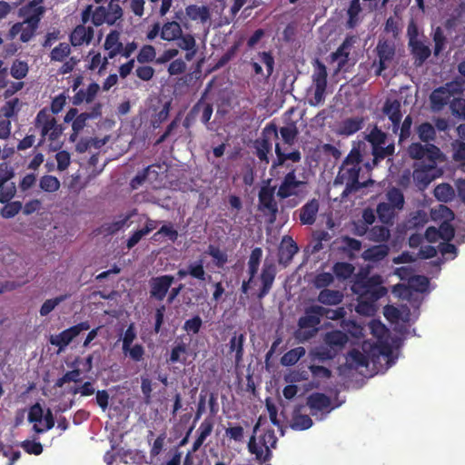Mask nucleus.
I'll use <instances>...</instances> for the list:
<instances>
[{"mask_svg":"<svg viewBox=\"0 0 465 465\" xmlns=\"http://www.w3.org/2000/svg\"><path fill=\"white\" fill-rule=\"evenodd\" d=\"M343 294L340 291L323 289L318 295V302L325 305H337L341 302Z\"/></svg>","mask_w":465,"mask_h":465,"instance_id":"obj_36","label":"nucleus"},{"mask_svg":"<svg viewBox=\"0 0 465 465\" xmlns=\"http://www.w3.org/2000/svg\"><path fill=\"white\" fill-rule=\"evenodd\" d=\"M337 250L339 253H341L343 258L349 261L355 260L357 258V253L361 250L362 247L361 241L347 235L340 237L337 240Z\"/></svg>","mask_w":465,"mask_h":465,"instance_id":"obj_17","label":"nucleus"},{"mask_svg":"<svg viewBox=\"0 0 465 465\" xmlns=\"http://www.w3.org/2000/svg\"><path fill=\"white\" fill-rule=\"evenodd\" d=\"M298 251V245L293 239L289 235L283 236L278 250L279 263L286 267L292 261L293 256Z\"/></svg>","mask_w":465,"mask_h":465,"instance_id":"obj_18","label":"nucleus"},{"mask_svg":"<svg viewBox=\"0 0 465 465\" xmlns=\"http://www.w3.org/2000/svg\"><path fill=\"white\" fill-rule=\"evenodd\" d=\"M370 356L371 355H366L357 349H352L348 354V361L355 368L368 367Z\"/></svg>","mask_w":465,"mask_h":465,"instance_id":"obj_45","label":"nucleus"},{"mask_svg":"<svg viewBox=\"0 0 465 465\" xmlns=\"http://www.w3.org/2000/svg\"><path fill=\"white\" fill-rule=\"evenodd\" d=\"M71 54V47L67 43H60L50 54L51 61L63 62Z\"/></svg>","mask_w":465,"mask_h":465,"instance_id":"obj_51","label":"nucleus"},{"mask_svg":"<svg viewBox=\"0 0 465 465\" xmlns=\"http://www.w3.org/2000/svg\"><path fill=\"white\" fill-rule=\"evenodd\" d=\"M331 401L330 397L322 392H313L307 397V406L311 413L315 415L317 411H330Z\"/></svg>","mask_w":465,"mask_h":465,"instance_id":"obj_24","label":"nucleus"},{"mask_svg":"<svg viewBox=\"0 0 465 465\" xmlns=\"http://www.w3.org/2000/svg\"><path fill=\"white\" fill-rule=\"evenodd\" d=\"M35 14H23L26 18L23 23H17L11 28V34L16 35L20 34V40L26 43L35 35V31L43 15V9L38 8Z\"/></svg>","mask_w":465,"mask_h":465,"instance_id":"obj_9","label":"nucleus"},{"mask_svg":"<svg viewBox=\"0 0 465 465\" xmlns=\"http://www.w3.org/2000/svg\"><path fill=\"white\" fill-rule=\"evenodd\" d=\"M176 276L179 280L191 276L200 282H204L207 278H212L211 275L206 273L202 260L190 262L186 268L179 269L176 272Z\"/></svg>","mask_w":465,"mask_h":465,"instance_id":"obj_22","label":"nucleus"},{"mask_svg":"<svg viewBox=\"0 0 465 465\" xmlns=\"http://www.w3.org/2000/svg\"><path fill=\"white\" fill-rule=\"evenodd\" d=\"M94 28L86 27L84 25H78L70 35V42L73 46H80L84 44H90L94 38Z\"/></svg>","mask_w":465,"mask_h":465,"instance_id":"obj_25","label":"nucleus"},{"mask_svg":"<svg viewBox=\"0 0 465 465\" xmlns=\"http://www.w3.org/2000/svg\"><path fill=\"white\" fill-rule=\"evenodd\" d=\"M71 294L65 293L46 300L41 306L39 313L41 316H47L58 304L70 298Z\"/></svg>","mask_w":465,"mask_h":465,"instance_id":"obj_46","label":"nucleus"},{"mask_svg":"<svg viewBox=\"0 0 465 465\" xmlns=\"http://www.w3.org/2000/svg\"><path fill=\"white\" fill-rule=\"evenodd\" d=\"M100 86L96 83H91L87 90L84 91L83 89L78 90V92L73 96L72 103L74 105H79L83 102L91 103L96 96Z\"/></svg>","mask_w":465,"mask_h":465,"instance_id":"obj_32","label":"nucleus"},{"mask_svg":"<svg viewBox=\"0 0 465 465\" xmlns=\"http://www.w3.org/2000/svg\"><path fill=\"white\" fill-rule=\"evenodd\" d=\"M276 186L263 185L258 193V211L267 217L269 223L277 220L279 213L278 203L275 199Z\"/></svg>","mask_w":465,"mask_h":465,"instance_id":"obj_7","label":"nucleus"},{"mask_svg":"<svg viewBox=\"0 0 465 465\" xmlns=\"http://www.w3.org/2000/svg\"><path fill=\"white\" fill-rule=\"evenodd\" d=\"M417 134L419 138L427 143H430V142L434 141L436 138L435 128L428 122L422 123L417 127Z\"/></svg>","mask_w":465,"mask_h":465,"instance_id":"obj_43","label":"nucleus"},{"mask_svg":"<svg viewBox=\"0 0 465 465\" xmlns=\"http://www.w3.org/2000/svg\"><path fill=\"white\" fill-rule=\"evenodd\" d=\"M182 28L179 23L173 21L165 23L161 30V38L171 42L177 40L182 36Z\"/></svg>","mask_w":465,"mask_h":465,"instance_id":"obj_35","label":"nucleus"},{"mask_svg":"<svg viewBox=\"0 0 465 465\" xmlns=\"http://www.w3.org/2000/svg\"><path fill=\"white\" fill-rule=\"evenodd\" d=\"M173 282L174 277L171 274L152 277L149 281L150 297L158 302L163 301Z\"/></svg>","mask_w":465,"mask_h":465,"instance_id":"obj_14","label":"nucleus"},{"mask_svg":"<svg viewBox=\"0 0 465 465\" xmlns=\"http://www.w3.org/2000/svg\"><path fill=\"white\" fill-rule=\"evenodd\" d=\"M401 104L397 99H387L382 107V113L388 116L392 124V132L397 134L402 119Z\"/></svg>","mask_w":465,"mask_h":465,"instance_id":"obj_20","label":"nucleus"},{"mask_svg":"<svg viewBox=\"0 0 465 465\" xmlns=\"http://www.w3.org/2000/svg\"><path fill=\"white\" fill-rule=\"evenodd\" d=\"M319 211V202L316 199H312L307 202L301 209L299 213L300 223L303 225H312L316 221V216Z\"/></svg>","mask_w":465,"mask_h":465,"instance_id":"obj_26","label":"nucleus"},{"mask_svg":"<svg viewBox=\"0 0 465 465\" xmlns=\"http://www.w3.org/2000/svg\"><path fill=\"white\" fill-rule=\"evenodd\" d=\"M279 133L284 143L288 145H293L299 134L298 128L293 122L281 127Z\"/></svg>","mask_w":465,"mask_h":465,"instance_id":"obj_41","label":"nucleus"},{"mask_svg":"<svg viewBox=\"0 0 465 465\" xmlns=\"http://www.w3.org/2000/svg\"><path fill=\"white\" fill-rule=\"evenodd\" d=\"M28 69L29 68L26 62L15 60L11 65L10 74L14 78L21 80L26 76Z\"/></svg>","mask_w":465,"mask_h":465,"instance_id":"obj_56","label":"nucleus"},{"mask_svg":"<svg viewBox=\"0 0 465 465\" xmlns=\"http://www.w3.org/2000/svg\"><path fill=\"white\" fill-rule=\"evenodd\" d=\"M364 124V118L361 116L351 117L344 119L339 128L340 134L351 135L361 130Z\"/></svg>","mask_w":465,"mask_h":465,"instance_id":"obj_31","label":"nucleus"},{"mask_svg":"<svg viewBox=\"0 0 465 465\" xmlns=\"http://www.w3.org/2000/svg\"><path fill=\"white\" fill-rule=\"evenodd\" d=\"M386 199H387V202H385L386 203L391 204V206H393L394 208H396L400 211L403 209L404 203H405L404 196H403L402 192L399 188H396V187L391 188L386 193Z\"/></svg>","mask_w":465,"mask_h":465,"instance_id":"obj_42","label":"nucleus"},{"mask_svg":"<svg viewBox=\"0 0 465 465\" xmlns=\"http://www.w3.org/2000/svg\"><path fill=\"white\" fill-rule=\"evenodd\" d=\"M409 155L412 159L420 160V162L431 163L436 164V162L440 158L441 153L439 147L432 143L422 145L420 143H412L408 148Z\"/></svg>","mask_w":465,"mask_h":465,"instance_id":"obj_12","label":"nucleus"},{"mask_svg":"<svg viewBox=\"0 0 465 465\" xmlns=\"http://www.w3.org/2000/svg\"><path fill=\"white\" fill-rule=\"evenodd\" d=\"M107 12V25H113L115 22L122 18L123 16V9L119 4H112L108 5L106 8Z\"/></svg>","mask_w":465,"mask_h":465,"instance_id":"obj_62","label":"nucleus"},{"mask_svg":"<svg viewBox=\"0 0 465 465\" xmlns=\"http://www.w3.org/2000/svg\"><path fill=\"white\" fill-rule=\"evenodd\" d=\"M90 323L87 321L81 322L63 331L59 334L50 337V343L59 348V351L64 350L70 342L77 337L80 332L88 331L90 329Z\"/></svg>","mask_w":465,"mask_h":465,"instance_id":"obj_13","label":"nucleus"},{"mask_svg":"<svg viewBox=\"0 0 465 465\" xmlns=\"http://www.w3.org/2000/svg\"><path fill=\"white\" fill-rule=\"evenodd\" d=\"M392 354V349L390 344L386 342H380L371 346V357L372 362H375V358L379 356H384L386 358H390Z\"/></svg>","mask_w":465,"mask_h":465,"instance_id":"obj_53","label":"nucleus"},{"mask_svg":"<svg viewBox=\"0 0 465 465\" xmlns=\"http://www.w3.org/2000/svg\"><path fill=\"white\" fill-rule=\"evenodd\" d=\"M437 172V163L431 164V163H425L424 161L416 163V167L413 172V178L417 182L428 184L436 177Z\"/></svg>","mask_w":465,"mask_h":465,"instance_id":"obj_23","label":"nucleus"},{"mask_svg":"<svg viewBox=\"0 0 465 465\" xmlns=\"http://www.w3.org/2000/svg\"><path fill=\"white\" fill-rule=\"evenodd\" d=\"M322 313L323 307L321 305H312L305 309L304 315L298 321V329L294 331L298 341H308L317 334Z\"/></svg>","mask_w":465,"mask_h":465,"instance_id":"obj_4","label":"nucleus"},{"mask_svg":"<svg viewBox=\"0 0 465 465\" xmlns=\"http://www.w3.org/2000/svg\"><path fill=\"white\" fill-rule=\"evenodd\" d=\"M40 188L47 193H54L60 188V181L53 175H44L39 182Z\"/></svg>","mask_w":465,"mask_h":465,"instance_id":"obj_52","label":"nucleus"},{"mask_svg":"<svg viewBox=\"0 0 465 465\" xmlns=\"http://www.w3.org/2000/svg\"><path fill=\"white\" fill-rule=\"evenodd\" d=\"M23 204L21 202H7L5 203V206L1 209L0 214L3 218L10 219L15 217L22 210Z\"/></svg>","mask_w":465,"mask_h":465,"instance_id":"obj_54","label":"nucleus"},{"mask_svg":"<svg viewBox=\"0 0 465 465\" xmlns=\"http://www.w3.org/2000/svg\"><path fill=\"white\" fill-rule=\"evenodd\" d=\"M203 326V320L199 315H194L184 322L183 329L189 335L197 334Z\"/></svg>","mask_w":465,"mask_h":465,"instance_id":"obj_58","label":"nucleus"},{"mask_svg":"<svg viewBox=\"0 0 465 465\" xmlns=\"http://www.w3.org/2000/svg\"><path fill=\"white\" fill-rule=\"evenodd\" d=\"M207 253L214 260V264L218 268H223L228 262V255L225 252L220 250L219 247L210 244Z\"/></svg>","mask_w":465,"mask_h":465,"instance_id":"obj_48","label":"nucleus"},{"mask_svg":"<svg viewBox=\"0 0 465 465\" xmlns=\"http://www.w3.org/2000/svg\"><path fill=\"white\" fill-rule=\"evenodd\" d=\"M312 420L309 415L294 413L291 421V428L295 430H304L312 426Z\"/></svg>","mask_w":465,"mask_h":465,"instance_id":"obj_44","label":"nucleus"},{"mask_svg":"<svg viewBox=\"0 0 465 465\" xmlns=\"http://www.w3.org/2000/svg\"><path fill=\"white\" fill-rule=\"evenodd\" d=\"M355 43L354 36H346L341 45L337 48V50L331 54V59L332 62H338V65L340 68L343 67L349 59L350 50L353 44Z\"/></svg>","mask_w":465,"mask_h":465,"instance_id":"obj_27","label":"nucleus"},{"mask_svg":"<svg viewBox=\"0 0 465 465\" xmlns=\"http://www.w3.org/2000/svg\"><path fill=\"white\" fill-rule=\"evenodd\" d=\"M275 154L276 158L272 161L270 167V174L277 179L279 178L280 167H285L288 170L281 180L276 195L280 200H287V207L294 208L304 198L308 183L298 179L296 169L292 165L286 163V162L299 163L302 159V153L299 150L286 153L282 149L280 143H276Z\"/></svg>","mask_w":465,"mask_h":465,"instance_id":"obj_1","label":"nucleus"},{"mask_svg":"<svg viewBox=\"0 0 465 465\" xmlns=\"http://www.w3.org/2000/svg\"><path fill=\"white\" fill-rule=\"evenodd\" d=\"M155 54L154 47L153 45H146L140 49L136 58L140 64H144L153 61Z\"/></svg>","mask_w":465,"mask_h":465,"instance_id":"obj_63","label":"nucleus"},{"mask_svg":"<svg viewBox=\"0 0 465 465\" xmlns=\"http://www.w3.org/2000/svg\"><path fill=\"white\" fill-rule=\"evenodd\" d=\"M35 127L40 131L41 139L38 146L42 145L45 140L51 143L56 142L63 134V127L57 124V121L47 108L41 109L35 119Z\"/></svg>","mask_w":465,"mask_h":465,"instance_id":"obj_5","label":"nucleus"},{"mask_svg":"<svg viewBox=\"0 0 465 465\" xmlns=\"http://www.w3.org/2000/svg\"><path fill=\"white\" fill-rule=\"evenodd\" d=\"M391 237V232L385 225L373 226L369 231L367 238L375 242H387Z\"/></svg>","mask_w":465,"mask_h":465,"instance_id":"obj_39","label":"nucleus"},{"mask_svg":"<svg viewBox=\"0 0 465 465\" xmlns=\"http://www.w3.org/2000/svg\"><path fill=\"white\" fill-rule=\"evenodd\" d=\"M409 47L414 59L413 64L416 67L421 66L431 54V50L429 45H425L415 36L410 38Z\"/></svg>","mask_w":465,"mask_h":465,"instance_id":"obj_19","label":"nucleus"},{"mask_svg":"<svg viewBox=\"0 0 465 465\" xmlns=\"http://www.w3.org/2000/svg\"><path fill=\"white\" fill-rule=\"evenodd\" d=\"M270 134L273 135L275 139H278V129L273 123L268 124L262 131V137L254 142L256 156L261 162L266 164L270 162L268 154L272 151V143L269 137Z\"/></svg>","mask_w":465,"mask_h":465,"instance_id":"obj_11","label":"nucleus"},{"mask_svg":"<svg viewBox=\"0 0 465 465\" xmlns=\"http://www.w3.org/2000/svg\"><path fill=\"white\" fill-rule=\"evenodd\" d=\"M171 109V103L166 102L163 105L162 109L153 116L152 124L153 128H158L160 125L167 120Z\"/></svg>","mask_w":465,"mask_h":465,"instance_id":"obj_64","label":"nucleus"},{"mask_svg":"<svg viewBox=\"0 0 465 465\" xmlns=\"http://www.w3.org/2000/svg\"><path fill=\"white\" fill-rule=\"evenodd\" d=\"M387 135L384 132L375 126L366 136L367 141L371 144L372 149L378 145L385 143Z\"/></svg>","mask_w":465,"mask_h":465,"instance_id":"obj_60","label":"nucleus"},{"mask_svg":"<svg viewBox=\"0 0 465 465\" xmlns=\"http://www.w3.org/2000/svg\"><path fill=\"white\" fill-rule=\"evenodd\" d=\"M459 93H461V89L456 82H449L434 89L430 95L431 109L435 112L441 111L451 102L450 98Z\"/></svg>","mask_w":465,"mask_h":465,"instance_id":"obj_8","label":"nucleus"},{"mask_svg":"<svg viewBox=\"0 0 465 465\" xmlns=\"http://www.w3.org/2000/svg\"><path fill=\"white\" fill-rule=\"evenodd\" d=\"M389 251L390 249L386 244H379L366 249L361 257L365 261L377 262L382 261L388 255Z\"/></svg>","mask_w":465,"mask_h":465,"instance_id":"obj_33","label":"nucleus"},{"mask_svg":"<svg viewBox=\"0 0 465 465\" xmlns=\"http://www.w3.org/2000/svg\"><path fill=\"white\" fill-rule=\"evenodd\" d=\"M348 340L347 334L340 330L327 331L323 338L325 345L336 351H341L348 342Z\"/></svg>","mask_w":465,"mask_h":465,"instance_id":"obj_28","label":"nucleus"},{"mask_svg":"<svg viewBox=\"0 0 465 465\" xmlns=\"http://www.w3.org/2000/svg\"><path fill=\"white\" fill-rule=\"evenodd\" d=\"M213 429V423L210 419H205L201 423L197 430L198 436L193 443V451H197L202 447L206 438L211 435Z\"/></svg>","mask_w":465,"mask_h":465,"instance_id":"obj_34","label":"nucleus"},{"mask_svg":"<svg viewBox=\"0 0 465 465\" xmlns=\"http://www.w3.org/2000/svg\"><path fill=\"white\" fill-rule=\"evenodd\" d=\"M333 273L337 278L346 280L349 279L354 272V266L346 262H338L333 265Z\"/></svg>","mask_w":465,"mask_h":465,"instance_id":"obj_47","label":"nucleus"},{"mask_svg":"<svg viewBox=\"0 0 465 465\" xmlns=\"http://www.w3.org/2000/svg\"><path fill=\"white\" fill-rule=\"evenodd\" d=\"M455 194L453 188L448 183H440L434 189L435 197L444 203L450 201Z\"/></svg>","mask_w":465,"mask_h":465,"instance_id":"obj_49","label":"nucleus"},{"mask_svg":"<svg viewBox=\"0 0 465 465\" xmlns=\"http://www.w3.org/2000/svg\"><path fill=\"white\" fill-rule=\"evenodd\" d=\"M188 349V344L185 342L176 341L171 350L170 357L167 361L172 364L177 362L185 363Z\"/></svg>","mask_w":465,"mask_h":465,"instance_id":"obj_37","label":"nucleus"},{"mask_svg":"<svg viewBox=\"0 0 465 465\" xmlns=\"http://www.w3.org/2000/svg\"><path fill=\"white\" fill-rule=\"evenodd\" d=\"M16 193V186L14 182L5 183L0 186V203H5L11 201Z\"/></svg>","mask_w":465,"mask_h":465,"instance_id":"obj_59","label":"nucleus"},{"mask_svg":"<svg viewBox=\"0 0 465 465\" xmlns=\"http://www.w3.org/2000/svg\"><path fill=\"white\" fill-rule=\"evenodd\" d=\"M225 436L235 442L241 443L244 440V430L241 425L232 426L229 424V427L225 429Z\"/></svg>","mask_w":465,"mask_h":465,"instance_id":"obj_61","label":"nucleus"},{"mask_svg":"<svg viewBox=\"0 0 465 465\" xmlns=\"http://www.w3.org/2000/svg\"><path fill=\"white\" fill-rule=\"evenodd\" d=\"M451 114L461 120H465V98L453 97L450 103Z\"/></svg>","mask_w":465,"mask_h":465,"instance_id":"obj_57","label":"nucleus"},{"mask_svg":"<svg viewBox=\"0 0 465 465\" xmlns=\"http://www.w3.org/2000/svg\"><path fill=\"white\" fill-rule=\"evenodd\" d=\"M305 352V349L301 346L292 349L282 355L281 363L283 366H292L296 364L302 357L304 356Z\"/></svg>","mask_w":465,"mask_h":465,"instance_id":"obj_40","label":"nucleus"},{"mask_svg":"<svg viewBox=\"0 0 465 465\" xmlns=\"http://www.w3.org/2000/svg\"><path fill=\"white\" fill-rule=\"evenodd\" d=\"M245 341L244 333L234 332L229 341V352H234V360L236 365H239L243 359V344Z\"/></svg>","mask_w":465,"mask_h":465,"instance_id":"obj_29","label":"nucleus"},{"mask_svg":"<svg viewBox=\"0 0 465 465\" xmlns=\"http://www.w3.org/2000/svg\"><path fill=\"white\" fill-rule=\"evenodd\" d=\"M119 37L120 34L115 30L107 35L104 46V49L108 51V56L104 58L102 66L99 68V72L106 68L108 59H113L122 52L123 44L119 41Z\"/></svg>","mask_w":465,"mask_h":465,"instance_id":"obj_21","label":"nucleus"},{"mask_svg":"<svg viewBox=\"0 0 465 465\" xmlns=\"http://www.w3.org/2000/svg\"><path fill=\"white\" fill-rule=\"evenodd\" d=\"M381 283V277L378 274L356 282L353 291L360 296L359 312H366L373 302L386 295L387 289Z\"/></svg>","mask_w":465,"mask_h":465,"instance_id":"obj_3","label":"nucleus"},{"mask_svg":"<svg viewBox=\"0 0 465 465\" xmlns=\"http://www.w3.org/2000/svg\"><path fill=\"white\" fill-rule=\"evenodd\" d=\"M123 352L125 356H128L132 361L135 362L142 361L145 354V350L142 344L136 343L134 345L128 346V349L122 348Z\"/></svg>","mask_w":465,"mask_h":465,"instance_id":"obj_50","label":"nucleus"},{"mask_svg":"<svg viewBox=\"0 0 465 465\" xmlns=\"http://www.w3.org/2000/svg\"><path fill=\"white\" fill-rule=\"evenodd\" d=\"M277 273L276 265L272 262L265 261L260 274L262 287L257 293L259 300L263 299L272 290Z\"/></svg>","mask_w":465,"mask_h":465,"instance_id":"obj_15","label":"nucleus"},{"mask_svg":"<svg viewBox=\"0 0 465 465\" xmlns=\"http://www.w3.org/2000/svg\"><path fill=\"white\" fill-rule=\"evenodd\" d=\"M134 214V213L131 212L125 215L120 216L116 221L103 224V231L110 235L116 233L127 224L128 221L133 217Z\"/></svg>","mask_w":465,"mask_h":465,"instance_id":"obj_38","label":"nucleus"},{"mask_svg":"<svg viewBox=\"0 0 465 465\" xmlns=\"http://www.w3.org/2000/svg\"><path fill=\"white\" fill-rule=\"evenodd\" d=\"M362 156L358 149L353 148L345 157L341 165L334 183H345L343 196H347L360 189L366 187V183L359 182L360 172L361 170Z\"/></svg>","mask_w":465,"mask_h":465,"instance_id":"obj_2","label":"nucleus"},{"mask_svg":"<svg viewBox=\"0 0 465 465\" xmlns=\"http://www.w3.org/2000/svg\"><path fill=\"white\" fill-rule=\"evenodd\" d=\"M316 67L312 74V84L314 88L313 97L309 100L312 106H318L323 104L325 100V92L327 87V69L326 66L316 60Z\"/></svg>","mask_w":465,"mask_h":465,"instance_id":"obj_10","label":"nucleus"},{"mask_svg":"<svg viewBox=\"0 0 465 465\" xmlns=\"http://www.w3.org/2000/svg\"><path fill=\"white\" fill-rule=\"evenodd\" d=\"M262 442H257L255 435H252L248 441V450L255 456V460L260 465H269L272 459V448L274 449L277 443V438L273 430L265 433L262 439Z\"/></svg>","mask_w":465,"mask_h":465,"instance_id":"obj_6","label":"nucleus"},{"mask_svg":"<svg viewBox=\"0 0 465 465\" xmlns=\"http://www.w3.org/2000/svg\"><path fill=\"white\" fill-rule=\"evenodd\" d=\"M376 52L379 58V67L376 74L380 75L382 71L386 70L395 56V46L388 41H379L376 46Z\"/></svg>","mask_w":465,"mask_h":465,"instance_id":"obj_16","label":"nucleus"},{"mask_svg":"<svg viewBox=\"0 0 465 465\" xmlns=\"http://www.w3.org/2000/svg\"><path fill=\"white\" fill-rule=\"evenodd\" d=\"M395 146L393 143H390L387 146L378 145L372 149L373 163L377 164L379 161L383 160L387 156H391L394 153Z\"/></svg>","mask_w":465,"mask_h":465,"instance_id":"obj_55","label":"nucleus"},{"mask_svg":"<svg viewBox=\"0 0 465 465\" xmlns=\"http://www.w3.org/2000/svg\"><path fill=\"white\" fill-rule=\"evenodd\" d=\"M399 211L400 210L385 202L380 203L376 209L379 220L386 225H392L394 223L395 217Z\"/></svg>","mask_w":465,"mask_h":465,"instance_id":"obj_30","label":"nucleus"}]
</instances>
